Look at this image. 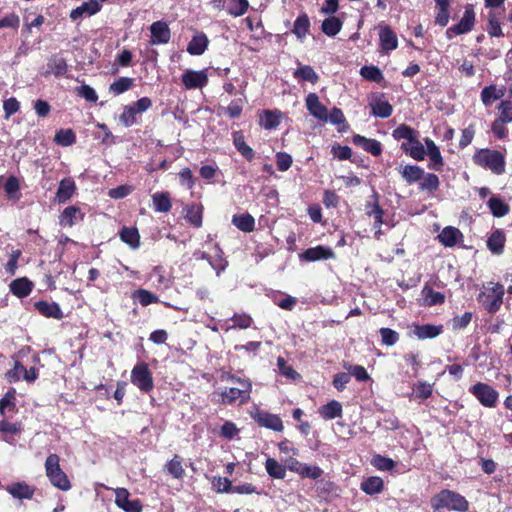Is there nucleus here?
I'll return each mask as SVG.
<instances>
[{"instance_id":"1","label":"nucleus","mask_w":512,"mask_h":512,"mask_svg":"<svg viewBox=\"0 0 512 512\" xmlns=\"http://www.w3.org/2000/svg\"><path fill=\"white\" fill-rule=\"evenodd\" d=\"M396 140L405 139L406 143L401 144V149L417 161L424 160L426 156L425 147L419 140V133L408 125H399L392 133Z\"/></svg>"},{"instance_id":"2","label":"nucleus","mask_w":512,"mask_h":512,"mask_svg":"<svg viewBox=\"0 0 512 512\" xmlns=\"http://www.w3.org/2000/svg\"><path fill=\"white\" fill-rule=\"evenodd\" d=\"M44 469L45 475L53 487L61 491H69L71 489V481L60 466V457L58 454L51 453L47 456Z\"/></svg>"},{"instance_id":"3","label":"nucleus","mask_w":512,"mask_h":512,"mask_svg":"<svg viewBox=\"0 0 512 512\" xmlns=\"http://www.w3.org/2000/svg\"><path fill=\"white\" fill-rule=\"evenodd\" d=\"M226 379L232 381L236 386L225 388L221 392L222 402L225 404H244L250 399L252 384L249 380L237 378L234 375H227Z\"/></svg>"},{"instance_id":"4","label":"nucleus","mask_w":512,"mask_h":512,"mask_svg":"<svg viewBox=\"0 0 512 512\" xmlns=\"http://www.w3.org/2000/svg\"><path fill=\"white\" fill-rule=\"evenodd\" d=\"M431 506L434 510L447 508L449 510L465 512L468 510L469 504L465 497L459 493L444 489L432 497Z\"/></svg>"},{"instance_id":"5","label":"nucleus","mask_w":512,"mask_h":512,"mask_svg":"<svg viewBox=\"0 0 512 512\" xmlns=\"http://www.w3.org/2000/svg\"><path fill=\"white\" fill-rule=\"evenodd\" d=\"M504 293L502 284L490 281L483 285L478 300L489 313H496L503 303Z\"/></svg>"},{"instance_id":"6","label":"nucleus","mask_w":512,"mask_h":512,"mask_svg":"<svg viewBox=\"0 0 512 512\" xmlns=\"http://www.w3.org/2000/svg\"><path fill=\"white\" fill-rule=\"evenodd\" d=\"M472 159L476 165L489 169L497 175L505 171V158L503 154L497 150L480 149L475 152Z\"/></svg>"},{"instance_id":"7","label":"nucleus","mask_w":512,"mask_h":512,"mask_svg":"<svg viewBox=\"0 0 512 512\" xmlns=\"http://www.w3.org/2000/svg\"><path fill=\"white\" fill-rule=\"evenodd\" d=\"M131 382L142 392L148 393L154 388L152 373L144 362L135 365L131 371Z\"/></svg>"},{"instance_id":"8","label":"nucleus","mask_w":512,"mask_h":512,"mask_svg":"<svg viewBox=\"0 0 512 512\" xmlns=\"http://www.w3.org/2000/svg\"><path fill=\"white\" fill-rule=\"evenodd\" d=\"M478 401L485 407H495L498 401L499 393L490 385L478 382L469 389Z\"/></svg>"},{"instance_id":"9","label":"nucleus","mask_w":512,"mask_h":512,"mask_svg":"<svg viewBox=\"0 0 512 512\" xmlns=\"http://www.w3.org/2000/svg\"><path fill=\"white\" fill-rule=\"evenodd\" d=\"M475 24V12L473 10V7L471 5H468L465 8V11L463 13L462 18L460 19L459 23L449 27L446 30V35L449 39L453 38L454 36L461 35L468 33L471 31Z\"/></svg>"},{"instance_id":"10","label":"nucleus","mask_w":512,"mask_h":512,"mask_svg":"<svg viewBox=\"0 0 512 512\" xmlns=\"http://www.w3.org/2000/svg\"><path fill=\"white\" fill-rule=\"evenodd\" d=\"M115 493V504L125 512H141L142 503L138 499L130 500V493L126 488L113 489Z\"/></svg>"},{"instance_id":"11","label":"nucleus","mask_w":512,"mask_h":512,"mask_svg":"<svg viewBox=\"0 0 512 512\" xmlns=\"http://www.w3.org/2000/svg\"><path fill=\"white\" fill-rule=\"evenodd\" d=\"M208 83L206 70L188 69L182 74V84L187 90L201 89Z\"/></svg>"},{"instance_id":"12","label":"nucleus","mask_w":512,"mask_h":512,"mask_svg":"<svg viewBox=\"0 0 512 512\" xmlns=\"http://www.w3.org/2000/svg\"><path fill=\"white\" fill-rule=\"evenodd\" d=\"M152 45L167 44L171 38V31L164 21H156L150 26Z\"/></svg>"},{"instance_id":"13","label":"nucleus","mask_w":512,"mask_h":512,"mask_svg":"<svg viewBox=\"0 0 512 512\" xmlns=\"http://www.w3.org/2000/svg\"><path fill=\"white\" fill-rule=\"evenodd\" d=\"M76 184L72 178H64L60 181L56 191L54 202L66 203L76 194Z\"/></svg>"},{"instance_id":"14","label":"nucleus","mask_w":512,"mask_h":512,"mask_svg":"<svg viewBox=\"0 0 512 512\" xmlns=\"http://www.w3.org/2000/svg\"><path fill=\"white\" fill-rule=\"evenodd\" d=\"M306 108L312 116L321 120H328L327 108L320 102L319 97L315 93H309L305 99Z\"/></svg>"},{"instance_id":"15","label":"nucleus","mask_w":512,"mask_h":512,"mask_svg":"<svg viewBox=\"0 0 512 512\" xmlns=\"http://www.w3.org/2000/svg\"><path fill=\"white\" fill-rule=\"evenodd\" d=\"M379 41L382 52L395 50L398 46L396 34L387 25H379Z\"/></svg>"},{"instance_id":"16","label":"nucleus","mask_w":512,"mask_h":512,"mask_svg":"<svg viewBox=\"0 0 512 512\" xmlns=\"http://www.w3.org/2000/svg\"><path fill=\"white\" fill-rule=\"evenodd\" d=\"M84 219V213L77 206L66 207L59 216V225L62 227H72Z\"/></svg>"},{"instance_id":"17","label":"nucleus","mask_w":512,"mask_h":512,"mask_svg":"<svg viewBox=\"0 0 512 512\" xmlns=\"http://www.w3.org/2000/svg\"><path fill=\"white\" fill-rule=\"evenodd\" d=\"M255 421L260 425L274 431H282L284 426L281 418L265 411H259L254 416Z\"/></svg>"},{"instance_id":"18","label":"nucleus","mask_w":512,"mask_h":512,"mask_svg":"<svg viewBox=\"0 0 512 512\" xmlns=\"http://www.w3.org/2000/svg\"><path fill=\"white\" fill-rule=\"evenodd\" d=\"M300 259L307 261V262H314L318 260L323 259H331L335 257V254L332 249L323 247V246H316L313 248H309L305 250L302 254H300Z\"/></svg>"},{"instance_id":"19","label":"nucleus","mask_w":512,"mask_h":512,"mask_svg":"<svg viewBox=\"0 0 512 512\" xmlns=\"http://www.w3.org/2000/svg\"><path fill=\"white\" fill-rule=\"evenodd\" d=\"M34 307L41 315L47 318L60 320L64 317V314L57 303L37 301L35 302Z\"/></svg>"},{"instance_id":"20","label":"nucleus","mask_w":512,"mask_h":512,"mask_svg":"<svg viewBox=\"0 0 512 512\" xmlns=\"http://www.w3.org/2000/svg\"><path fill=\"white\" fill-rule=\"evenodd\" d=\"M35 487L25 482H16L6 487V491L17 499H32Z\"/></svg>"},{"instance_id":"21","label":"nucleus","mask_w":512,"mask_h":512,"mask_svg":"<svg viewBox=\"0 0 512 512\" xmlns=\"http://www.w3.org/2000/svg\"><path fill=\"white\" fill-rule=\"evenodd\" d=\"M353 143L373 156H379L382 152L381 143L375 139H368L361 135H355L352 139Z\"/></svg>"},{"instance_id":"22","label":"nucleus","mask_w":512,"mask_h":512,"mask_svg":"<svg viewBox=\"0 0 512 512\" xmlns=\"http://www.w3.org/2000/svg\"><path fill=\"white\" fill-rule=\"evenodd\" d=\"M505 87H497L495 85L486 86L481 91V100L485 106H490L494 101L505 96Z\"/></svg>"},{"instance_id":"23","label":"nucleus","mask_w":512,"mask_h":512,"mask_svg":"<svg viewBox=\"0 0 512 512\" xmlns=\"http://www.w3.org/2000/svg\"><path fill=\"white\" fill-rule=\"evenodd\" d=\"M342 405L337 400H331L321 406L318 410L319 415L325 420H332L342 416Z\"/></svg>"},{"instance_id":"24","label":"nucleus","mask_w":512,"mask_h":512,"mask_svg":"<svg viewBox=\"0 0 512 512\" xmlns=\"http://www.w3.org/2000/svg\"><path fill=\"white\" fill-rule=\"evenodd\" d=\"M209 40L204 33L196 34L187 46V52L191 55H202L207 49Z\"/></svg>"},{"instance_id":"25","label":"nucleus","mask_w":512,"mask_h":512,"mask_svg":"<svg viewBox=\"0 0 512 512\" xmlns=\"http://www.w3.org/2000/svg\"><path fill=\"white\" fill-rule=\"evenodd\" d=\"M203 206L201 204H191L185 208V219L194 227L202 226Z\"/></svg>"},{"instance_id":"26","label":"nucleus","mask_w":512,"mask_h":512,"mask_svg":"<svg viewBox=\"0 0 512 512\" xmlns=\"http://www.w3.org/2000/svg\"><path fill=\"white\" fill-rule=\"evenodd\" d=\"M32 287V282L27 278L15 279L10 284L11 292L19 298L28 296L32 291Z\"/></svg>"},{"instance_id":"27","label":"nucleus","mask_w":512,"mask_h":512,"mask_svg":"<svg viewBox=\"0 0 512 512\" xmlns=\"http://www.w3.org/2000/svg\"><path fill=\"white\" fill-rule=\"evenodd\" d=\"M152 202L155 211L167 213L171 210L172 203L167 192H156L152 195Z\"/></svg>"},{"instance_id":"28","label":"nucleus","mask_w":512,"mask_h":512,"mask_svg":"<svg viewBox=\"0 0 512 512\" xmlns=\"http://www.w3.org/2000/svg\"><path fill=\"white\" fill-rule=\"evenodd\" d=\"M460 231L455 227H445L438 235L439 241L446 247H453L461 237Z\"/></svg>"},{"instance_id":"29","label":"nucleus","mask_w":512,"mask_h":512,"mask_svg":"<svg viewBox=\"0 0 512 512\" xmlns=\"http://www.w3.org/2000/svg\"><path fill=\"white\" fill-rule=\"evenodd\" d=\"M372 114L376 117L387 118L392 114L393 108L383 98H376L370 103Z\"/></svg>"},{"instance_id":"30","label":"nucleus","mask_w":512,"mask_h":512,"mask_svg":"<svg viewBox=\"0 0 512 512\" xmlns=\"http://www.w3.org/2000/svg\"><path fill=\"white\" fill-rule=\"evenodd\" d=\"M400 174L407 183L411 184L422 179L424 170L417 165H406L401 168Z\"/></svg>"},{"instance_id":"31","label":"nucleus","mask_w":512,"mask_h":512,"mask_svg":"<svg viewBox=\"0 0 512 512\" xmlns=\"http://www.w3.org/2000/svg\"><path fill=\"white\" fill-rule=\"evenodd\" d=\"M164 470L175 479H182L185 476V469L179 455H175L168 461L164 466Z\"/></svg>"},{"instance_id":"32","label":"nucleus","mask_w":512,"mask_h":512,"mask_svg":"<svg viewBox=\"0 0 512 512\" xmlns=\"http://www.w3.org/2000/svg\"><path fill=\"white\" fill-rule=\"evenodd\" d=\"M281 112L264 110L260 116V125L267 130L276 128L280 123Z\"/></svg>"},{"instance_id":"33","label":"nucleus","mask_w":512,"mask_h":512,"mask_svg":"<svg viewBox=\"0 0 512 512\" xmlns=\"http://www.w3.org/2000/svg\"><path fill=\"white\" fill-rule=\"evenodd\" d=\"M487 205L493 216L498 218L507 215L510 211L509 205L497 196H492L488 200Z\"/></svg>"},{"instance_id":"34","label":"nucleus","mask_w":512,"mask_h":512,"mask_svg":"<svg viewBox=\"0 0 512 512\" xmlns=\"http://www.w3.org/2000/svg\"><path fill=\"white\" fill-rule=\"evenodd\" d=\"M233 143L243 157L251 161L254 157L253 149L245 142L244 135L240 131L233 133Z\"/></svg>"},{"instance_id":"35","label":"nucleus","mask_w":512,"mask_h":512,"mask_svg":"<svg viewBox=\"0 0 512 512\" xmlns=\"http://www.w3.org/2000/svg\"><path fill=\"white\" fill-rule=\"evenodd\" d=\"M505 244V235L501 230L494 231L487 240V246L494 254H501Z\"/></svg>"},{"instance_id":"36","label":"nucleus","mask_w":512,"mask_h":512,"mask_svg":"<svg viewBox=\"0 0 512 512\" xmlns=\"http://www.w3.org/2000/svg\"><path fill=\"white\" fill-rule=\"evenodd\" d=\"M383 480L380 477L372 476L361 483V490L368 495L378 494L383 490Z\"/></svg>"},{"instance_id":"37","label":"nucleus","mask_w":512,"mask_h":512,"mask_svg":"<svg viewBox=\"0 0 512 512\" xmlns=\"http://www.w3.org/2000/svg\"><path fill=\"white\" fill-rule=\"evenodd\" d=\"M232 223L243 232H252L255 227V220L248 213L234 215L232 218Z\"/></svg>"},{"instance_id":"38","label":"nucleus","mask_w":512,"mask_h":512,"mask_svg":"<svg viewBox=\"0 0 512 512\" xmlns=\"http://www.w3.org/2000/svg\"><path fill=\"white\" fill-rule=\"evenodd\" d=\"M120 238L133 249L140 245V235L136 228L124 227L120 232Z\"/></svg>"},{"instance_id":"39","label":"nucleus","mask_w":512,"mask_h":512,"mask_svg":"<svg viewBox=\"0 0 512 512\" xmlns=\"http://www.w3.org/2000/svg\"><path fill=\"white\" fill-rule=\"evenodd\" d=\"M293 76L298 80L308 81L312 84L317 83L319 79V76L317 75L315 70L309 65H302L298 67L294 71Z\"/></svg>"},{"instance_id":"40","label":"nucleus","mask_w":512,"mask_h":512,"mask_svg":"<svg viewBox=\"0 0 512 512\" xmlns=\"http://www.w3.org/2000/svg\"><path fill=\"white\" fill-rule=\"evenodd\" d=\"M265 469L269 476L275 479H283L286 475V468L274 458L266 460Z\"/></svg>"},{"instance_id":"41","label":"nucleus","mask_w":512,"mask_h":512,"mask_svg":"<svg viewBox=\"0 0 512 512\" xmlns=\"http://www.w3.org/2000/svg\"><path fill=\"white\" fill-rule=\"evenodd\" d=\"M442 332V326L435 325H418L415 327V335L419 339L434 338L440 335Z\"/></svg>"},{"instance_id":"42","label":"nucleus","mask_w":512,"mask_h":512,"mask_svg":"<svg viewBox=\"0 0 512 512\" xmlns=\"http://www.w3.org/2000/svg\"><path fill=\"white\" fill-rule=\"evenodd\" d=\"M310 28V21L306 14H302L294 22V27L292 32L296 35V37L300 40H303L308 33Z\"/></svg>"},{"instance_id":"43","label":"nucleus","mask_w":512,"mask_h":512,"mask_svg":"<svg viewBox=\"0 0 512 512\" xmlns=\"http://www.w3.org/2000/svg\"><path fill=\"white\" fill-rule=\"evenodd\" d=\"M440 181L437 175L432 173H425L420 180L419 188L422 191L434 192L439 188Z\"/></svg>"},{"instance_id":"44","label":"nucleus","mask_w":512,"mask_h":512,"mask_svg":"<svg viewBox=\"0 0 512 512\" xmlns=\"http://www.w3.org/2000/svg\"><path fill=\"white\" fill-rule=\"evenodd\" d=\"M422 294L424 296L425 303L428 306L439 305L445 302V295L441 292L434 291L431 288L425 287L422 290Z\"/></svg>"},{"instance_id":"45","label":"nucleus","mask_w":512,"mask_h":512,"mask_svg":"<svg viewBox=\"0 0 512 512\" xmlns=\"http://www.w3.org/2000/svg\"><path fill=\"white\" fill-rule=\"evenodd\" d=\"M413 395L420 400L428 399L433 392V386L427 382L419 381L413 385Z\"/></svg>"},{"instance_id":"46","label":"nucleus","mask_w":512,"mask_h":512,"mask_svg":"<svg viewBox=\"0 0 512 512\" xmlns=\"http://www.w3.org/2000/svg\"><path fill=\"white\" fill-rule=\"evenodd\" d=\"M54 141L61 146H70L75 143L76 136L71 129H61L55 134Z\"/></svg>"},{"instance_id":"47","label":"nucleus","mask_w":512,"mask_h":512,"mask_svg":"<svg viewBox=\"0 0 512 512\" xmlns=\"http://www.w3.org/2000/svg\"><path fill=\"white\" fill-rule=\"evenodd\" d=\"M132 86H133L132 78L120 77L119 79H117L110 85L109 89L113 94L119 95V94H122V93L126 92L127 90H129Z\"/></svg>"},{"instance_id":"48","label":"nucleus","mask_w":512,"mask_h":512,"mask_svg":"<svg viewBox=\"0 0 512 512\" xmlns=\"http://www.w3.org/2000/svg\"><path fill=\"white\" fill-rule=\"evenodd\" d=\"M342 23L336 17H330L323 21L322 23V31L327 36H335L341 29Z\"/></svg>"},{"instance_id":"49","label":"nucleus","mask_w":512,"mask_h":512,"mask_svg":"<svg viewBox=\"0 0 512 512\" xmlns=\"http://www.w3.org/2000/svg\"><path fill=\"white\" fill-rule=\"evenodd\" d=\"M231 321L233 322V325L229 326L227 330L236 328L246 329L250 327L253 322L251 316L246 313L234 314L231 318Z\"/></svg>"},{"instance_id":"50","label":"nucleus","mask_w":512,"mask_h":512,"mask_svg":"<svg viewBox=\"0 0 512 512\" xmlns=\"http://www.w3.org/2000/svg\"><path fill=\"white\" fill-rule=\"evenodd\" d=\"M134 297L139 301L142 306H148L153 303H158L159 298L145 289H139L134 293Z\"/></svg>"},{"instance_id":"51","label":"nucleus","mask_w":512,"mask_h":512,"mask_svg":"<svg viewBox=\"0 0 512 512\" xmlns=\"http://www.w3.org/2000/svg\"><path fill=\"white\" fill-rule=\"evenodd\" d=\"M322 474H323V471L320 467H318L316 465H308V464H304V463H303V465H301L300 472H299V475L301 477L314 479V480L320 478Z\"/></svg>"},{"instance_id":"52","label":"nucleus","mask_w":512,"mask_h":512,"mask_svg":"<svg viewBox=\"0 0 512 512\" xmlns=\"http://www.w3.org/2000/svg\"><path fill=\"white\" fill-rule=\"evenodd\" d=\"M24 365L20 361H15L14 367L6 372L5 378L9 383L18 382L23 378Z\"/></svg>"},{"instance_id":"53","label":"nucleus","mask_w":512,"mask_h":512,"mask_svg":"<svg viewBox=\"0 0 512 512\" xmlns=\"http://www.w3.org/2000/svg\"><path fill=\"white\" fill-rule=\"evenodd\" d=\"M277 366L280 371V373L292 380H296L300 378V375L298 372H296L292 366L287 365L285 359L283 357L277 358Z\"/></svg>"},{"instance_id":"54","label":"nucleus","mask_w":512,"mask_h":512,"mask_svg":"<svg viewBox=\"0 0 512 512\" xmlns=\"http://www.w3.org/2000/svg\"><path fill=\"white\" fill-rule=\"evenodd\" d=\"M498 119L507 123L512 122V102L502 101L498 106Z\"/></svg>"},{"instance_id":"55","label":"nucleus","mask_w":512,"mask_h":512,"mask_svg":"<svg viewBox=\"0 0 512 512\" xmlns=\"http://www.w3.org/2000/svg\"><path fill=\"white\" fill-rule=\"evenodd\" d=\"M136 108L131 105H127L123 108V112L120 115V121L125 127H130L136 122Z\"/></svg>"},{"instance_id":"56","label":"nucleus","mask_w":512,"mask_h":512,"mask_svg":"<svg viewBox=\"0 0 512 512\" xmlns=\"http://www.w3.org/2000/svg\"><path fill=\"white\" fill-rule=\"evenodd\" d=\"M19 189H20V185H19L18 179L14 176H10L4 185V190H5L6 194L9 196V198L18 200L19 199V195H18Z\"/></svg>"},{"instance_id":"57","label":"nucleus","mask_w":512,"mask_h":512,"mask_svg":"<svg viewBox=\"0 0 512 512\" xmlns=\"http://www.w3.org/2000/svg\"><path fill=\"white\" fill-rule=\"evenodd\" d=\"M249 3L247 0H231L229 13L235 17L241 16L248 10Z\"/></svg>"},{"instance_id":"58","label":"nucleus","mask_w":512,"mask_h":512,"mask_svg":"<svg viewBox=\"0 0 512 512\" xmlns=\"http://www.w3.org/2000/svg\"><path fill=\"white\" fill-rule=\"evenodd\" d=\"M381 341L386 346H393L399 340V334L390 328L380 329Z\"/></svg>"},{"instance_id":"59","label":"nucleus","mask_w":512,"mask_h":512,"mask_svg":"<svg viewBox=\"0 0 512 512\" xmlns=\"http://www.w3.org/2000/svg\"><path fill=\"white\" fill-rule=\"evenodd\" d=\"M212 486L219 493H231L233 485L228 478L214 477Z\"/></svg>"},{"instance_id":"60","label":"nucleus","mask_w":512,"mask_h":512,"mask_svg":"<svg viewBox=\"0 0 512 512\" xmlns=\"http://www.w3.org/2000/svg\"><path fill=\"white\" fill-rule=\"evenodd\" d=\"M360 74L367 80L378 82L382 79L381 71L375 66H364L360 70Z\"/></svg>"},{"instance_id":"61","label":"nucleus","mask_w":512,"mask_h":512,"mask_svg":"<svg viewBox=\"0 0 512 512\" xmlns=\"http://www.w3.org/2000/svg\"><path fill=\"white\" fill-rule=\"evenodd\" d=\"M3 109L5 119H9L13 114L19 111L20 103L15 97H11L4 100Z\"/></svg>"},{"instance_id":"62","label":"nucleus","mask_w":512,"mask_h":512,"mask_svg":"<svg viewBox=\"0 0 512 512\" xmlns=\"http://www.w3.org/2000/svg\"><path fill=\"white\" fill-rule=\"evenodd\" d=\"M426 154L429 156L430 159L429 167L435 171H441L444 162L440 150H432Z\"/></svg>"},{"instance_id":"63","label":"nucleus","mask_w":512,"mask_h":512,"mask_svg":"<svg viewBox=\"0 0 512 512\" xmlns=\"http://www.w3.org/2000/svg\"><path fill=\"white\" fill-rule=\"evenodd\" d=\"M239 433V429L235 425V423L231 421H225L221 427L220 435L225 439H233Z\"/></svg>"},{"instance_id":"64","label":"nucleus","mask_w":512,"mask_h":512,"mask_svg":"<svg viewBox=\"0 0 512 512\" xmlns=\"http://www.w3.org/2000/svg\"><path fill=\"white\" fill-rule=\"evenodd\" d=\"M76 91L77 94L83 97L86 101L95 103L98 100V95L96 91L89 85H82L78 87Z\"/></svg>"}]
</instances>
